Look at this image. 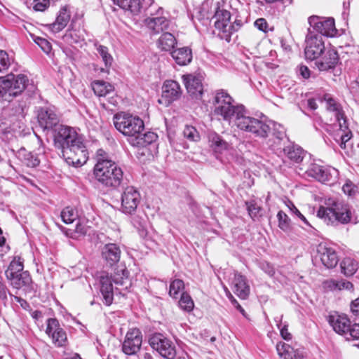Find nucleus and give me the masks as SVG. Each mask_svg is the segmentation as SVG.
Listing matches in <instances>:
<instances>
[{
  "label": "nucleus",
  "instance_id": "60",
  "mask_svg": "<svg viewBox=\"0 0 359 359\" xmlns=\"http://www.w3.org/2000/svg\"><path fill=\"white\" fill-rule=\"evenodd\" d=\"M353 284L347 280H337V289L338 290H351L353 288Z\"/></svg>",
  "mask_w": 359,
  "mask_h": 359
},
{
  "label": "nucleus",
  "instance_id": "56",
  "mask_svg": "<svg viewBox=\"0 0 359 359\" xmlns=\"http://www.w3.org/2000/svg\"><path fill=\"white\" fill-rule=\"evenodd\" d=\"M342 190L344 192V194H346L348 196H352L355 191V186L351 181L346 182L344 184V186L342 187Z\"/></svg>",
  "mask_w": 359,
  "mask_h": 359
},
{
  "label": "nucleus",
  "instance_id": "58",
  "mask_svg": "<svg viewBox=\"0 0 359 359\" xmlns=\"http://www.w3.org/2000/svg\"><path fill=\"white\" fill-rule=\"evenodd\" d=\"M255 26L259 30L266 32L268 26L267 22L264 18H259L255 20Z\"/></svg>",
  "mask_w": 359,
  "mask_h": 359
},
{
  "label": "nucleus",
  "instance_id": "19",
  "mask_svg": "<svg viewBox=\"0 0 359 359\" xmlns=\"http://www.w3.org/2000/svg\"><path fill=\"white\" fill-rule=\"evenodd\" d=\"M111 276L107 273H102L100 277V292L103 297L104 303L107 306L112 304L114 300V287Z\"/></svg>",
  "mask_w": 359,
  "mask_h": 359
},
{
  "label": "nucleus",
  "instance_id": "30",
  "mask_svg": "<svg viewBox=\"0 0 359 359\" xmlns=\"http://www.w3.org/2000/svg\"><path fill=\"white\" fill-rule=\"evenodd\" d=\"M171 56L175 62L180 66L189 64L192 60L191 50L188 47L177 48L172 50Z\"/></svg>",
  "mask_w": 359,
  "mask_h": 359
},
{
  "label": "nucleus",
  "instance_id": "59",
  "mask_svg": "<svg viewBox=\"0 0 359 359\" xmlns=\"http://www.w3.org/2000/svg\"><path fill=\"white\" fill-rule=\"evenodd\" d=\"M351 311L355 317L359 318V297L351 302Z\"/></svg>",
  "mask_w": 359,
  "mask_h": 359
},
{
  "label": "nucleus",
  "instance_id": "40",
  "mask_svg": "<svg viewBox=\"0 0 359 359\" xmlns=\"http://www.w3.org/2000/svg\"><path fill=\"white\" fill-rule=\"evenodd\" d=\"M341 271L344 275L351 276L358 270V264L354 259L350 257H346L341 263Z\"/></svg>",
  "mask_w": 359,
  "mask_h": 359
},
{
  "label": "nucleus",
  "instance_id": "4",
  "mask_svg": "<svg viewBox=\"0 0 359 359\" xmlns=\"http://www.w3.org/2000/svg\"><path fill=\"white\" fill-rule=\"evenodd\" d=\"M317 215L327 224L332 226L346 224L351 222H357L350 207L333 198L326 200L325 206L320 207Z\"/></svg>",
  "mask_w": 359,
  "mask_h": 359
},
{
  "label": "nucleus",
  "instance_id": "15",
  "mask_svg": "<svg viewBox=\"0 0 359 359\" xmlns=\"http://www.w3.org/2000/svg\"><path fill=\"white\" fill-rule=\"evenodd\" d=\"M142 342L141 331L137 328H133L126 333L124 341L122 344V350L127 355L135 354L140 348Z\"/></svg>",
  "mask_w": 359,
  "mask_h": 359
},
{
  "label": "nucleus",
  "instance_id": "1",
  "mask_svg": "<svg viewBox=\"0 0 359 359\" xmlns=\"http://www.w3.org/2000/svg\"><path fill=\"white\" fill-rule=\"evenodd\" d=\"M212 114L219 120L226 121L238 129L252 133L257 137H266L270 131V127L263 121L247 115L245 107L237 104L224 90H218L215 93Z\"/></svg>",
  "mask_w": 359,
  "mask_h": 359
},
{
  "label": "nucleus",
  "instance_id": "45",
  "mask_svg": "<svg viewBox=\"0 0 359 359\" xmlns=\"http://www.w3.org/2000/svg\"><path fill=\"white\" fill-rule=\"evenodd\" d=\"M264 123H265V122H264ZM266 124L270 127V131L265 138H266L269 136V133L271 132L272 130L273 131V135L278 140H283V137H285V135H286L285 130L284 127L283 126H281L280 124H278L276 123H266Z\"/></svg>",
  "mask_w": 359,
  "mask_h": 359
},
{
  "label": "nucleus",
  "instance_id": "8",
  "mask_svg": "<svg viewBox=\"0 0 359 359\" xmlns=\"http://www.w3.org/2000/svg\"><path fill=\"white\" fill-rule=\"evenodd\" d=\"M153 349L157 351L163 357L167 359H176L181 353H177L173 343L161 334H156L149 339Z\"/></svg>",
  "mask_w": 359,
  "mask_h": 359
},
{
  "label": "nucleus",
  "instance_id": "10",
  "mask_svg": "<svg viewBox=\"0 0 359 359\" xmlns=\"http://www.w3.org/2000/svg\"><path fill=\"white\" fill-rule=\"evenodd\" d=\"M231 14L230 13L223 8H221L219 5L212 16V20H214V25L217 29L222 32L223 35L222 38L226 41H229L231 35L235 32L234 25L230 24Z\"/></svg>",
  "mask_w": 359,
  "mask_h": 359
},
{
  "label": "nucleus",
  "instance_id": "11",
  "mask_svg": "<svg viewBox=\"0 0 359 359\" xmlns=\"http://www.w3.org/2000/svg\"><path fill=\"white\" fill-rule=\"evenodd\" d=\"M140 199V194L135 187H127L121 194V210L125 214H133L135 212Z\"/></svg>",
  "mask_w": 359,
  "mask_h": 359
},
{
  "label": "nucleus",
  "instance_id": "64",
  "mask_svg": "<svg viewBox=\"0 0 359 359\" xmlns=\"http://www.w3.org/2000/svg\"><path fill=\"white\" fill-rule=\"evenodd\" d=\"M300 74L304 79H308L310 76V70L306 66H301Z\"/></svg>",
  "mask_w": 359,
  "mask_h": 359
},
{
  "label": "nucleus",
  "instance_id": "3",
  "mask_svg": "<svg viewBox=\"0 0 359 359\" xmlns=\"http://www.w3.org/2000/svg\"><path fill=\"white\" fill-rule=\"evenodd\" d=\"M93 173L95 179L107 187H118L123 177L122 169L114 162L104 157V151H97V161Z\"/></svg>",
  "mask_w": 359,
  "mask_h": 359
},
{
  "label": "nucleus",
  "instance_id": "62",
  "mask_svg": "<svg viewBox=\"0 0 359 359\" xmlns=\"http://www.w3.org/2000/svg\"><path fill=\"white\" fill-rule=\"evenodd\" d=\"M262 268L263 270L265 271V272L269 275L270 276H272L274 274V269L273 267L270 265L269 263H263L262 264Z\"/></svg>",
  "mask_w": 359,
  "mask_h": 359
},
{
  "label": "nucleus",
  "instance_id": "26",
  "mask_svg": "<svg viewBox=\"0 0 359 359\" xmlns=\"http://www.w3.org/2000/svg\"><path fill=\"white\" fill-rule=\"evenodd\" d=\"M276 351L283 359H303V350L294 348L290 345L280 342L276 345Z\"/></svg>",
  "mask_w": 359,
  "mask_h": 359
},
{
  "label": "nucleus",
  "instance_id": "23",
  "mask_svg": "<svg viewBox=\"0 0 359 359\" xmlns=\"http://www.w3.org/2000/svg\"><path fill=\"white\" fill-rule=\"evenodd\" d=\"M71 18L70 11L67 6L60 8L54 22L47 25L48 29L53 33L62 31L69 23Z\"/></svg>",
  "mask_w": 359,
  "mask_h": 359
},
{
  "label": "nucleus",
  "instance_id": "2",
  "mask_svg": "<svg viewBox=\"0 0 359 359\" xmlns=\"http://www.w3.org/2000/svg\"><path fill=\"white\" fill-rule=\"evenodd\" d=\"M54 144L67 156V163L81 165L88 159V151L81 137L72 128L60 125L54 130Z\"/></svg>",
  "mask_w": 359,
  "mask_h": 359
},
{
  "label": "nucleus",
  "instance_id": "13",
  "mask_svg": "<svg viewBox=\"0 0 359 359\" xmlns=\"http://www.w3.org/2000/svg\"><path fill=\"white\" fill-rule=\"evenodd\" d=\"M46 332L51 337L55 346L63 347L67 344L66 332L60 327L59 321L56 318L48 319Z\"/></svg>",
  "mask_w": 359,
  "mask_h": 359
},
{
  "label": "nucleus",
  "instance_id": "27",
  "mask_svg": "<svg viewBox=\"0 0 359 359\" xmlns=\"http://www.w3.org/2000/svg\"><path fill=\"white\" fill-rule=\"evenodd\" d=\"M129 272L124 266L116 269L111 279L116 285V290H127L131 283L128 278Z\"/></svg>",
  "mask_w": 359,
  "mask_h": 359
},
{
  "label": "nucleus",
  "instance_id": "28",
  "mask_svg": "<svg viewBox=\"0 0 359 359\" xmlns=\"http://www.w3.org/2000/svg\"><path fill=\"white\" fill-rule=\"evenodd\" d=\"M151 15L154 14L151 13ZM144 23L153 34H158L168 27L169 22L163 16H152L144 20Z\"/></svg>",
  "mask_w": 359,
  "mask_h": 359
},
{
  "label": "nucleus",
  "instance_id": "21",
  "mask_svg": "<svg viewBox=\"0 0 359 359\" xmlns=\"http://www.w3.org/2000/svg\"><path fill=\"white\" fill-rule=\"evenodd\" d=\"M330 325L333 330L341 335H344L346 339L349 340L348 332L350 329V320L345 316H330L329 319Z\"/></svg>",
  "mask_w": 359,
  "mask_h": 359
},
{
  "label": "nucleus",
  "instance_id": "37",
  "mask_svg": "<svg viewBox=\"0 0 359 359\" xmlns=\"http://www.w3.org/2000/svg\"><path fill=\"white\" fill-rule=\"evenodd\" d=\"M209 142L211 148L216 152L221 153L223 151L229 149V144L224 140L221 136L217 133H212L209 135Z\"/></svg>",
  "mask_w": 359,
  "mask_h": 359
},
{
  "label": "nucleus",
  "instance_id": "20",
  "mask_svg": "<svg viewBox=\"0 0 359 359\" xmlns=\"http://www.w3.org/2000/svg\"><path fill=\"white\" fill-rule=\"evenodd\" d=\"M182 89L180 84L173 80L165 81L163 86L162 97L168 103L178 100L182 95Z\"/></svg>",
  "mask_w": 359,
  "mask_h": 359
},
{
  "label": "nucleus",
  "instance_id": "42",
  "mask_svg": "<svg viewBox=\"0 0 359 359\" xmlns=\"http://www.w3.org/2000/svg\"><path fill=\"white\" fill-rule=\"evenodd\" d=\"M96 50L97 53L102 58L104 65L107 68L111 67L113 62V57L109 52V49L107 47L104 46L102 45H95Z\"/></svg>",
  "mask_w": 359,
  "mask_h": 359
},
{
  "label": "nucleus",
  "instance_id": "51",
  "mask_svg": "<svg viewBox=\"0 0 359 359\" xmlns=\"http://www.w3.org/2000/svg\"><path fill=\"white\" fill-rule=\"evenodd\" d=\"M90 226H88L83 221H79L75 228V233L77 234L76 237L83 236L88 232Z\"/></svg>",
  "mask_w": 359,
  "mask_h": 359
},
{
  "label": "nucleus",
  "instance_id": "49",
  "mask_svg": "<svg viewBox=\"0 0 359 359\" xmlns=\"http://www.w3.org/2000/svg\"><path fill=\"white\" fill-rule=\"evenodd\" d=\"M61 217L65 223L71 224L77 218V214L72 208L67 207L62 211Z\"/></svg>",
  "mask_w": 359,
  "mask_h": 359
},
{
  "label": "nucleus",
  "instance_id": "33",
  "mask_svg": "<svg viewBox=\"0 0 359 359\" xmlns=\"http://www.w3.org/2000/svg\"><path fill=\"white\" fill-rule=\"evenodd\" d=\"M285 156L294 163L301 162L304 156L305 152L298 145L290 144L283 149Z\"/></svg>",
  "mask_w": 359,
  "mask_h": 359
},
{
  "label": "nucleus",
  "instance_id": "52",
  "mask_svg": "<svg viewBox=\"0 0 359 359\" xmlns=\"http://www.w3.org/2000/svg\"><path fill=\"white\" fill-rule=\"evenodd\" d=\"M33 8L36 11H44L50 4L49 0H34Z\"/></svg>",
  "mask_w": 359,
  "mask_h": 359
},
{
  "label": "nucleus",
  "instance_id": "6",
  "mask_svg": "<svg viewBox=\"0 0 359 359\" xmlns=\"http://www.w3.org/2000/svg\"><path fill=\"white\" fill-rule=\"evenodd\" d=\"M113 120L115 128L129 139L135 137L144 129V121L139 116L128 113H118Z\"/></svg>",
  "mask_w": 359,
  "mask_h": 359
},
{
  "label": "nucleus",
  "instance_id": "16",
  "mask_svg": "<svg viewBox=\"0 0 359 359\" xmlns=\"http://www.w3.org/2000/svg\"><path fill=\"white\" fill-rule=\"evenodd\" d=\"M38 121L43 130L54 131L55 128L60 126L57 115L52 109L46 107L41 108L39 111Z\"/></svg>",
  "mask_w": 359,
  "mask_h": 359
},
{
  "label": "nucleus",
  "instance_id": "35",
  "mask_svg": "<svg viewBox=\"0 0 359 359\" xmlns=\"http://www.w3.org/2000/svg\"><path fill=\"white\" fill-rule=\"evenodd\" d=\"M92 88L95 94L98 97H105L114 90V86L109 83L100 80L93 81L92 83Z\"/></svg>",
  "mask_w": 359,
  "mask_h": 359
},
{
  "label": "nucleus",
  "instance_id": "46",
  "mask_svg": "<svg viewBox=\"0 0 359 359\" xmlns=\"http://www.w3.org/2000/svg\"><path fill=\"white\" fill-rule=\"evenodd\" d=\"M184 282L180 279H175L170 285L169 294L173 298H177L179 292L184 290Z\"/></svg>",
  "mask_w": 359,
  "mask_h": 359
},
{
  "label": "nucleus",
  "instance_id": "48",
  "mask_svg": "<svg viewBox=\"0 0 359 359\" xmlns=\"http://www.w3.org/2000/svg\"><path fill=\"white\" fill-rule=\"evenodd\" d=\"M245 205L248 214L253 220L260 216L262 209L255 201H247L245 202Z\"/></svg>",
  "mask_w": 359,
  "mask_h": 359
},
{
  "label": "nucleus",
  "instance_id": "43",
  "mask_svg": "<svg viewBox=\"0 0 359 359\" xmlns=\"http://www.w3.org/2000/svg\"><path fill=\"white\" fill-rule=\"evenodd\" d=\"M278 227L284 232L288 233L292 229L291 220L286 213L280 210L277 214Z\"/></svg>",
  "mask_w": 359,
  "mask_h": 359
},
{
  "label": "nucleus",
  "instance_id": "22",
  "mask_svg": "<svg viewBox=\"0 0 359 359\" xmlns=\"http://www.w3.org/2000/svg\"><path fill=\"white\" fill-rule=\"evenodd\" d=\"M121 251L116 243H107L102 249V257L107 264L113 266L119 262Z\"/></svg>",
  "mask_w": 359,
  "mask_h": 359
},
{
  "label": "nucleus",
  "instance_id": "12",
  "mask_svg": "<svg viewBox=\"0 0 359 359\" xmlns=\"http://www.w3.org/2000/svg\"><path fill=\"white\" fill-rule=\"evenodd\" d=\"M309 23L313 29L320 34L321 36L332 37L337 33L333 18H324L313 15L309 18Z\"/></svg>",
  "mask_w": 359,
  "mask_h": 359
},
{
  "label": "nucleus",
  "instance_id": "47",
  "mask_svg": "<svg viewBox=\"0 0 359 359\" xmlns=\"http://www.w3.org/2000/svg\"><path fill=\"white\" fill-rule=\"evenodd\" d=\"M184 137L191 142H198L200 140V135L197 130L191 126H186L183 130Z\"/></svg>",
  "mask_w": 359,
  "mask_h": 359
},
{
  "label": "nucleus",
  "instance_id": "38",
  "mask_svg": "<svg viewBox=\"0 0 359 359\" xmlns=\"http://www.w3.org/2000/svg\"><path fill=\"white\" fill-rule=\"evenodd\" d=\"M18 157L27 167L34 168L39 165L40 161L32 152L27 151L25 149H21L18 154Z\"/></svg>",
  "mask_w": 359,
  "mask_h": 359
},
{
  "label": "nucleus",
  "instance_id": "61",
  "mask_svg": "<svg viewBox=\"0 0 359 359\" xmlns=\"http://www.w3.org/2000/svg\"><path fill=\"white\" fill-rule=\"evenodd\" d=\"M278 326L280 328V332L281 337L285 340H290L292 339V335L288 332L287 325H285L281 328L280 327L279 325H278Z\"/></svg>",
  "mask_w": 359,
  "mask_h": 359
},
{
  "label": "nucleus",
  "instance_id": "14",
  "mask_svg": "<svg viewBox=\"0 0 359 359\" xmlns=\"http://www.w3.org/2000/svg\"><path fill=\"white\" fill-rule=\"evenodd\" d=\"M308 176L325 183L332 181L337 175V170L333 168H327L317 163H311L306 170Z\"/></svg>",
  "mask_w": 359,
  "mask_h": 359
},
{
  "label": "nucleus",
  "instance_id": "32",
  "mask_svg": "<svg viewBox=\"0 0 359 359\" xmlns=\"http://www.w3.org/2000/svg\"><path fill=\"white\" fill-rule=\"evenodd\" d=\"M219 2H215L213 0H206L203 1L201 6L198 8V13L201 18H212L215 11L218 9Z\"/></svg>",
  "mask_w": 359,
  "mask_h": 359
},
{
  "label": "nucleus",
  "instance_id": "29",
  "mask_svg": "<svg viewBox=\"0 0 359 359\" xmlns=\"http://www.w3.org/2000/svg\"><path fill=\"white\" fill-rule=\"evenodd\" d=\"M157 137V135L153 132H147L145 133L141 132L135 137L128 139V141L133 147H144L155 142Z\"/></svg>",
  "mask_w": 359,
  "mask_h": 359
},
{
  "label": "nucleus",
  "instance_id": "18",
  "mask_svg": "<svg viewBox=\"0 0 359 359\" xmlns=\"http://www.w3.org/2000/svg\"><path fill=\"white\" fill-rule=\"evenodd\" d=\"M182 79L189 95L193 99L200 100L203 93V87L200 78L188 74L184 75Z\"/></svg>",
  "mask_w": 359,
  "mask_h": 359
},
{
  "label": "nucleus",
  "instance_id": "57",
  "mask_svg": "<svg viewBox=\"0 0 359 359\" xmlns=\"http://www.w3.org/2000/svg\"><path fill=\"white\" fill-rule=\"evenodd\" d=\"M323 287L325 290H334L337 289V280H327L323 283Z\"/></svg>",
  "mask_w": 359,
  "mask_h": 359
},
{
  "label": "nucleus",
  "instance_id": "34",
  "mask_svg": "<svg viewBox=\"0 0 359 359\" xmlns=\"http://www.w3.org/2000/svg\"><path fill=\"white\" fill-rule=\"evenodd\" d=\"M177 43L175 37L170 32H165L157 41V46L163 51H170Z\"/></svg>",
  "mask_w": 359,
  "mask_h": 359
},
{
  "label": "nucleus",
  "instance_id": "17",
  "mask_svg": "<svg viewBox=\"0 0 359 359\" xmlns=\"http://www.w3.org/2000/svg\"><path fill=\"white\" fill-rule=\"evenodd\" d=\"M320 56V59L316 62V65L320 71L334 69L338 63L339 55L334 48H326Z\"/></svg>",
  "mask_w": 359,
  "mask_h": 359
},
{
  "label": "nucleus",
  "instance_id": "55",
  "mask_svg": "<svg viewBox=\"0 0 359 359\" xmlns=\"http://www.w3.org/2000/svg\"><path fill=\"white\" fill-rule=\"evenodd\" d=\"M8 294L12 296V294L9 293L6 285L0 280V299L4 303H6L8 299Z\"/></svg>",
  "mask_w": 359,
  "mask_h": 359
},
{
  "label": "nucleus",
  "instance_id": "9",
  "mask_svg": "<svg viewBox=\"0 0 359 359\" xmlns=\"http://www.w3.org/2000/svg\"><path fill=\"white\" fill-rule=\"evenodd\" d=\"M323 36L313 34L309 29L306 38V47L304 49L305 57L307 60H314L318 59L325 50Z\"/></svg>",
  "mask_w": 359,
  "mask_h": 359
},
{
  "label": "nucleus",
  "instance_id": "54",
  "mask_svg": "<svg viewBox=\"0 0 359 359\" xmlns=\"http://www.w3.org/2000/svg\"><path fill=\"white\" fill-rule=\"evenodd\" d=\"M348 337H349V340L352 339H359V323H355L350 327V329L348 332Z\"/></svg>",
  "mask_w": 359,
  "mask_h": 359
},
{
  "label": "nucleus",
  "instance_id": "36",
  "mask_svg": "<svg viewBox=\"0 0 359 359\" xmlns=\"http://www.w3.org/2000/svg\"><path fill=\"white\" fill-rule=\"evenodd\" d=\"M114 4L125 11H130L133 15L140 12L141 5L140 0H113Z\"/></svg>",
  "mask_w": 359,
  "mask_h": 359
},
{
  "label": "nucleus",
  "instance_id": "7",
  "mask_svg": "<svg viewBox=\"0 0 359 359\" xmlns=\"http://www.w3.org/2000/svg\"><path fill=\"white\" fill-rule=\"evenodd\" d=\"M3 86L4 88V100L11 101L13 97H17L25 89L28 79L24 74L15 75L8 74L3 76Z\"/></svg>",
  "mask_w": 359,
  "mask_h": 359
},
{
  "label": "nucleus",
  "instance_id": "53",
  "mask_svg": "<svg viewBox=\"0 0 359 359\" xmlns=\"http://www.w3.org/2000/svg\"><path fill=\"white\" fill-rule=\"evenodd\" d=\"M35 41L45 53H48L51 50V44L46 39L38 37Z\"/></svg>",
  "mask_w": 359,
  "mask_h": 359
},
{
  "label": "nucleus",
  "instance_id": "41",
  "mask_svg": "<svg viewBox=\"0 0 359 359\" xmlns=\"http://www.w3.org/2000/svg\"><path fill=\"white\" fill-rule=\"evenodd\" d=\"M63 39L69 44L78 43L84 39V36L81 31L73 27L68 29L63 36Z\"/></svg>",
  "mask_w": 359,
  "mask_h": 359
},
{
  "label": "nucleus",
  "instance_id": "25",
  "mask_svg": "<svg viewBox=\"0 0 359 359\" xmlns=\"http://www.w3.org/2000/svg\"><path fill=\"white\" fill-rule=\"evenodd\" d=\"M233 290L241 299H245L250 294V286L244 276L235 273L232 281Z\"/></svg>",
  "mask_w": 359,
  "mask_h": 359
},
{
  "label": "nucleus",
  "instance_id": "63",
  "mask_svg": "<svg viewBox=\"0 0 359 359\" xmlns=\"http://www.w3.org/2000/svg\"><path fill=\"white\" fill-rule=\"evenodd\" d=\"M287 206L290 209L291 213L296 215L297 217H299L300 215L302 214L291 201L287 202Z\"/></svg>",
  "mask_w": 359,
  "mask_h": 359
},
{
  "label": "nucleus",
  "instance_id": "44",
  "mask_svg": "<svg viewBox=\"0 0 359 359\" xmlns=\"http://www.w3.org/2000/svg\"><path fill=\"white\" fill-rule=\"evenodd\" d=\"M179 306L184 311L190 312L194 307V303L191 296L187 292H182L178 302Z\"/></svg>",
  "mask_w": 359,
  "mask_h": 359
},
{
  "label": "nucleus",
  "instance_id": "5",
  "mask_svg": "<svg viewBox=\"0 0 359 359\" xmlns=\"http://www.w3.org/2000/svg\"><path fill=\"white\" fill-rule=\"evenodd\" d=\"M322 101L325 102L327 110L333 113L339 123V129L336 131L334 138L340 147L344 149L346 147V143L352 137V133L348 128L347 118L342 106L330 94L324 95Z\"/></svg>",
  "mask_w": 359,
  "mask_h": 359
},
{
  "label": "nucleus",
  "instance_id": "39",
  "mask_svg": "<svg viewBox=\"0 0 359 359\" xmlns=\"http://www.w3.org/2000/svg\"><path fill=\"white\" fill-rule=\"evenodd\" d=\"M24 265H23V259L19 257H14L13 259L11 262L7 270L5 272L6 276L11 277L15 274L19 273H23L25 271H23Z\"/></svg>",
  "mask_w": 359,
  "mask_h": 359
},
{
  "label": "nucleus",
  "instance_id": "31",
  "mask_svg": "<svg viewBox=\"0 0 359 359\" xmlns=\"http://www.w3.org/2000/svg\"><path fill=\"white\" fill-rule=\"evenodd\" d=\"M11 285L15 289H20L22 287L28 286L32 283L31 276L27 271L19 273L6 278Z\"/></svg>",
  "mask_w": 359,
  "mask_h": 359
},
{
  "label": "nucleus",
  "instance_id": "24",
  "mask_svg": "<svg viewBox=\"0 0 359 359\" xmlns=\"http://www.w3.org/2000/svg\"><path fill=\"white\" fill-rule=\"evenodd\" d=\"M323 264L328 269L334 268L338 263V257L332 248L320 245L318 249Z\"/></svg>",
  "mask_w": 359,
  "mask_h": 359
},
{
  "label": "nucleus",
  "instance_id": "50",
  "mask_svg": "<svg viewBox=\"0 0 359 359\" xmlns=\"http://www.w3.org/2000/svg\"><path fill=\"white\" fill-rule=\"evenodd\" d=\"M11 61L8 54L6 51L0 50V72L7 70L11 64Z\"/></svg>",
  "mask_w": 359,
  "mask_h": 359
}]
</instances>
